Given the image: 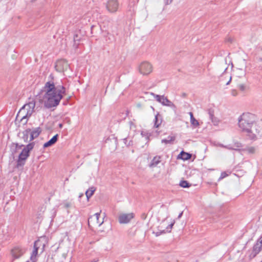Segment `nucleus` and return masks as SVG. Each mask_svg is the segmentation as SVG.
Masks as SVG:
<instances>
[{"instance_id": "f257e3e1", "label": "nucleus", "mask_w": 262, "mask_h": 262, "mask_svg": "<svg viewBox=\"0 0 262 262\" xmlns=\"http://www.w3.org/2000/svg\"><path fill=\"white\" fill-rule=\"evenodd\" d=\"M49 78L51 80L46 82L43 88L45 92L43 96L45 106L48 108L57 106L66 92V88L63 85L54 83L52 74Z\"/></svg>"}, {"instance_id": "f03ea898", "label": "nucleus", "mask_w": 262, "mask_h": 262, "mask_svg": "<svg viewBox=\"0 0 262 262\" xmlns=\"http://www.w3.org/2000/svg\"><path fill=\"white\" fill-rule=\"evenodd\" d=\"M255 120V116L249 113H243L238 118L239 127L251 140L256 139V134L259 133Z\"/></svg>"}, {"instance_id": "7ed1b4c3", "label": "nucleus", "mask_w": 262, "mask_h": 262, "mask_svg": "<svg viewBox=\"0 0 262 262\" xmlns=\"http://www.w3.org/2000/svg\"><path fill=\"white\" fill-rule=\"evenodd\" d=\"M35 106V102L32 100L25 104L18 112L16 118H20V121L23 124L27 123L28 118L32 115Z\"/></svg>"}, {"instance_id": "20e7f679", "label": "nucleus", "mask_w": 262, "mask_h": 262, "mask_svg": "<svg viewBox=\"0 0 262 262\" xmlns=\"http://www.w3.org/2000/svg\"><path fill=\"white\" fill-rule=\"evenodd\" d=\"M34 146V142L28 144L25 147L18 156V159L17 161V167L24 166L25 163V161L29 156L30 151L33 148Z\"/></svg>"}, {"instance_id": "39448f33", "label": "nucleus", "mask_w": 262, "mask_h": 262, "mask_svg": "<svg viewBox=\"0 0 262 262\" xmlns=\"http://www.w3.org/2000/svg\"><path fill=\"white\" fill-rule=\"evenodd\" d=\"M138 70L139 72L143 76H148L152 72L153 67L150 63L144 61L139 65Z\"/></svg>"}, {"instance_id": "423d86ee", "label": "nucleus", "mask_w": 262, "mask_h": 262, "mask_svg": "<svg viewBox=\"0 0 262 262\" xmlns=\"http://www.w3.org/2000/svg\"><path fill=\"white\" fill-rule=\"evenodd\" d=\"M150 95L153 96L154 98L159 103H161L164 106H169L173 109H176V105L168 98L165 97L164 95H159L154 94V93H150Z\"/></svg>"}, {"instance_id": "0eeeda50", "label": "nucleus", "mask_w": 262, "mask_h": 262, "mask_svg": "<svg viewBox=\"0 0 262 262\" xmlns=\"http://www.w3.org/2000/svg\"><path fill=\"white\" fill-rule=\"evenodd\" d=\"M119 7V3L118 0H108L106 4V8L110 13L116 12Z\"/></svg>"}, {"instance_id": "6e6552de", "label": "nucleus", "mask_w": 262, "mask_h": 262, "mask_svg": "<svg viewBox=\"0 0 262 262\" xmlns=\"http://www.w3.org/2000/svg\"><path fill=\"white\" fill-rule=\"evenodd\" d=\"M133 217L134 214L133 213H122L119 216L118 220L120 224H127L129 223Z\"/></svg>"}, {"instance_id": "1a4fd4ad", "label": "nucleus", "mask_w": 262, "mask_h": 262, "mask_svg": "<svg viewBox=\"0 0 262 262\" xmlns=\"http://www.w3.org/2000/svg\"><path fill=\"white\" fill-rule=\"evenodd\" d=\"M69 67V64L66 59L58 60L56 63L55 68L57 71L62 72L67 70Z\"/></svg>"}, {"instance_id": "9d476101", "label": "nucleus", "mask_w": 262, "mask_h": 262, "mask_svg": "<svg viewBox=\"0 0 262 262\" xmlns=\"http://www.w3.org/2000/svg\"><path fill=\"white\" fill-rule=\"evenodd\" d=\"M25 253V250L19 247L14 248L11 250V254L13 259H18Z\"/></svg>"}, {"instance_id": "9b49d317", "label": "nucleus", "mask_w": 262, "mask_h": 262, "mask_svg": "<svg viewBox=\"0 0 262 262\" xmlns=\"http://www.w3.org/2000/svg\"><path fill=\"white\" fill-rule=\"evenodd\" d=\"M219 146L221 147H223L229 150H239V148L242 147V144L238 142H234L233 145H231L230 144L225 145L223 144H220Z\"/></svg>"}, {"instance_id": "f8f14e48", "label": "nucleus", "mask_w": 262, "mask_h": 262, "mask_svg": "<svg viewBox=\"0 0 262 262\" xmlns=\"http://www.w3.org/2000/svg\"><path fill=\"white\" fill-rule=\"evenodd\" d=\"M41 132L40 127H36L34 128L32 131L31 130L30 133V138L29 141H31L38 137Z\"/></svg>"}, {"instance_id": "ddd939ff", "label": "nucleus", "mask_w": 262, "mask_h": 262, "mask_svg": "<svg viewBox=\"0 0 262 262\" xmlns=\"http://www.w3.org/2000/svg\"><path fill=\"white\" fill-rule=\"evenodd\" d=\"M58 137V134H56L55 136H54L49 141H48L43 144V148L50 147L54 145L57 141Z\"/></svg>"}, {"instance_id": "4468645a", "label": "nucleus", "mask_w": 262, "mask_h": 262, "mask_svg": "<svg viewBox=\"0 0 262 262\" xmlns=\"http://www.w3.org/2000/svg\"><path fill=\"white\" fill-rule=\"evenodd\" d=\"M38 241H35L34 244V250L31 256V259L32 260V262H35L36 261V257L37 255L38 249Z\"/></svg>"}, {"instance_id": "2eb2a0df", "label": "nucleus", "mask_w": 262, "mask_h": 262, "mask_svg": "<svg viewBox=\"0 0 262 262\" xmlns=\"http://www.w3.org/2000/svg\"><path fill=\"white\" fill-rule=\"evenodd\" d=\"M100 215V213L98 212V213H96L95 214H94V215L90 216L88 220L89 224H90V222L92 221L93 219H95L96 221V224H98V226H100L103 223V221H102V222H99V218Z\"/></svg>"}, {"instance_id": "dca6fc26", "label": "nucleus", "mask_w": 262, "mask_h": 262, "mask_svg": "<svg viewBox=\"0 0 262 262\" xmlns=\"http://www.w3.org/2000/svg\"><path fill=\"white\" fill-rule=\"evenodd\" d=\"M162 122V119L161 116L160 115L159 113H157L155 117L154 127L155 128H158L161 124Z\"/></svg>"}, {"instance_id": "f3484780", "label": "nucleus", "mask_w": 262, "mask_h": 262, "mask_svg": "<svg viewBox=\"0 0 262 262\" xmlns=\"http://www.w3.org/2000/svg\"><path fill=\"white\" fill-rule=\"evenodd\" d=\"M191 154L187 152H185L184 151H182L180 154L178 155V158L181 159L183 160H187L191 158Z\"/></svg>"}, {"instance_id": "a211bd4d", "label": "nucleus", "mask_w": 262, "mask_h": 262, "mask_svg": "<svg viewBox=\"0 0 262 262\" xmlns=\"http://www.w3.org/2000/svg\"><path fill=\"white\" fill-rule=\"evenodd\" d=\"M208 114L209 116V118L211 120L213 125H217L219 123V120L214 116L213 112L211 110H209Z\"/></svg>"}, {"instance_id": "6ab92c4d", "label": "nucleus", "mask_w": 262, "mask_h": 262, "mask_svg": "<svg viewBox=\"0 0 262 262\" xmlns=\"http://www.w3.org/2000/svg\"><path fill=\"white\" fill-rule=\"evenodd\" d=\"M239 150H241L244 152H246L249 154H254L256 150V148L255 147L248 146L245 148L240 149Z\"/></svg>"}, {"instance_id": "aec40b11", "label": "nucleus", "mask_w": 262, "mask_h": 262, "mask_svg": "<svg viewBox=\"0 0 262 262\" xmlns=\"http://www.w3.org/2000/svg\"><path fill=\"white\" fill-rule=\"evenodd\" d=\"M161 157L157 156L152 160L150 166H156L161 162Z\"/></svg>"}, {"instance_id": "412c9836", "label": "nucleus", "mask_w": 262, "mask_h": 262, "mask_svg": "<svg viewBox=\"0 0 262 262\" xmlns=\"http://www.w3.org/2000/svg\"><path fill=\"white\" fill-rule=\"evenodd\" d=\"M95 190H96V188L94 186H92L86 191L85 195H86L88 199L90 198L93 195Z\"/></svg>"}, {"instance_id": "4be33fe9", "label": "nucleus", "mask_w": 262, "mask_h": 262, "mask_svg": "<svg viewBox=\"0 0 262 262\" xmlns=\"http://www.w3.org/2000/svg\"><path fill=\"white\" fill-rule=\"evenodd\" d=\"M262 249L261 245L259 244V243H257L256 244L254 245L253 247V252L254 253V255H256L258 254Z\"/></svg>"}, {"instance_id": "5701e85b", "label": "nucleus", "mask_w": 262, "mask_h": 262, "mask_svg": "<svg viewBox=\"0 0 262 262\" xmlns=\"http://www.w3.org/2000/svg\"><path fill=\"white\" fill-rule=\"evenodd\" d=\"M176 139V137L174 136H169L167 137V139H162L161 142L162 143L165 144H171L173 141H174Z\"/></svg>"}, {"instance_id": "b1692460", "label": "nucleus", "mask_w": 262, "mask_h": 262, "mask_svg": "<svg viewBox=\"0 0 262 262\" xmlns=\"http://www.w3.org/2000/svg\"><path fill=\"white\" fill-rule=\"evenodd\" d=\"M30 132H31L30 129H27L23 132V139L25 142H27L28 141V138H29V136L30 135Z\"/></svg>"}, {"instance_id": "393cba45", "label": "nucleus", "mask_w": 262, "mask_h": 262, "mask_svg": "<svg viewBox=\"0 0 262 262\" xmlns=\"http://www.w3.org/2000/svg\"><path fill=\"white\" fill-rule=\"evenodd\" d=\"M180 186L183 188H188L191 186L187 181H181L180 183Z\"/></svg>"}, {"instance_id": "a878e982", "label": "nucleus", "mask_w": 262, "mask_h": 262, "mask_svg": "<svg viewBox=\"0 0 262 262\" xmlns=\"http://www.w3.org/2000/svg\"><path fill=\"white\" fill-rule=\"evenodd\" d=\"M123 143L127 146H132L133 143V141L132 140H129L128 141V139L127 138H125L123 139Z\"/></svg>"}, {"instance_id": "bb28decb", "label": "nucleus", "mask_w": 262, "mask_h": 262, "mask_svg": "<svg viewBox=\"0 0 262 262\" xmlns=\"http://www.w3.org/2000/svg\"><path fill=\"white\" fill-rule=\"evenodd\" d=\"M191 124L194 126H198L199 125V122L194 117L190 119Z\"/></svg>"}, {"instance_id": "cd10ccee", "label": "nucleus", "mask_w": 262, "mask_h": 262, "mask_svg": "<svg viewBox=\"0 0 262 262\" xmlns=\"http://www.w3.org/2000/svg\"><path fill=\"white\" fill-rule=\"evenodd\" d=\"M129 127L130 129H132L134 131L136 130V125L133 121L129 122Z\"/></svg>"}, {"instance_id": "c85d7f7f", "label": "nucleus", "mask_w": 262, "mask_h": 262, "mask_svg": "<svg viewBox=\"0 0 262 262\" xmlns=\"http://www.w3.org/2000/svg\"><path fill=\"white\" fill-rule=\"evenodd\" d=\"M238 88L241 91L244 92L246 90V86L244 84H240L238 85Z\"/></svg>"}, {"instance_id": "c756f323", "label": "nucleus", "mask_w": 262, "mask_h": 262, "mask_svg": "<svg viewBox=\"0 0 262 262\" xmlns=\"http://www.w3.org/2000/svg\"><path fill=\"white\" fill-rule=\"evenodd\" d=\"M228 176V174L226 172H225V171L222 172L221 173V174L220 177L219 178V180H222V179L226 178Z\"/></svg>"}, {"instance_id": "7c9ffc66", "label": "nucleus", "mask_w": 262, "mask_h": 262, "mask_svg": "<svg viewBox=\"0 0 262 262\" xmlns=\"http://www.w3.org/2000/svg\"><path fill=\"white\" fill-rule=\"evenodd\" d=\"M231 94L232 96H235L237 95V92L236 90H233L231 92Z\"/></svg>"}, {"instance_id": "2f4dec72", "label": "nucleus", "mask_w": 262, "mask_h": 262, "mask_svg": "<svg viewBox=\"0 0 262 262\" xmlns=\"http://www.w3.org/2000/svg\"><path fill=\"white\" fill-rule=\"evenodd\" d=\"M228 77H229V80L226 83V85H228L230 83V82H231V79H232V78H231V76H228Z\"/></svg>"}, {"instance_id": "473e14b6", "label": "nucleus", "mask_w": 262, "mask_h": 262, "mask_svg": "<svg viewBox=\"0 0 262 262\" xmlns=\"http://www.w3.org/2000/svg\"><path fill=\"white\" fill-rule=\"evenodd\" d=\"M165 3L168 5L170 3H171L172 1V0H165Z\"/></svg>"}, {"instance_id": "72a5a7b5", "label": "nucleus", "mask_w": 262, "mask_h": 262, "mask_svg": "<svg viewBox=\"0 0 262 262\" xmlns=\"http://www.w3.org/2000/svg\"><path fill=\"white\" fill-rule=\"evenodd\" d=\"M77 37H78V35L77 34L75 35L74 36V40L75 42H76V41L77 40H78L77 39Z\"/></svg>"}, {"instance_id": "f704fd0d", "label": "nucleus", "mask_w": 262, "mask_h": 262, "mask_svg": "<svg viewBox=\"0 0 262 262\" xmlns=\"http://www.w3.org/2000/svg\"><path fill=\"white\" fill-rule=\"evenodd\" d=\"M189 115H190V119H191L193 118H194L193 113L192 112H189Z\"/></svg>"}, {"instance_id": "c9c22d12", "label": "nucleus", "mask_w": 262, "mask_h": 262, "mask_svg": "<svg viewBox=\"0 0 262 262\" xmlns=\"http://www.w3.org/2000/svg\"><path fill=\"white\" fill-rule=\"evenodd\" d=\"M173 225H174V223H172L170 224V225H169L168 227H169V228L171 229V228H172Z\"/></svg>"}, {"instance_id": "e433bc0d", "label": "nucleus", "mask_w": 262, "mask_h": 262, "mask_svg": "<svg viewBox=\"0 0 262 262\" xmlns=\"http://www.w3.org/2000/svg\"><path fill=\"white\" fill-rule=\"evenodd\" d=\"M182 214H183V212H181V213L179 214V215H178V219L181 218V216H182Z\"/></svg>"}, {"instance_id": "4c0bfd02", "label": "nucleus", "mask_w": 262, "mask_h": 262, "mask_svg": "<svg viewBox=\"0 0 262 262\" xmlns=\"http://www.w3.org/2000/svg\"><path fill=\"white\" fill-rule=\"evenodd\" d=\"M59 127H60V128H61V127H62V124H60L59 125Z\"/></svg>"}, {"instance_id": "58836bf2", "label": "nucleus", "mask_w": 262, "mask_h": 262, "mask_svg": "<svg viewBox=\"0 0 262 262\" xmlns=\"http://www.w3.org/2000/svg\"><path fill=\"white\" fill-rule=\"evenodd\" d=\"M142 217L144 218V219H145V214H143V216H142Z\"/></svg>"}, {"instance_id": "ea45409f", "label": "nucleus", "mask_w": 262, "mask_h": 262, "mask_svg": "<svg viewBox=\"0 0 262 262\" xmlns=\"http://www.w3.org/2000/svg\"><path fill=\"white\" fill-rule=\"evenodd\" d=\"M142 217L144 218V219H145V214H143V216H142Z\"/></svg>"}, {"instance_id": "a19ab883", "label": "nucleus", "mask_w": 262, "mask_h": 262, "mask_svg": "<svg viewBox=\"0 0 262 262\" xmlns=\"http://www.w3.org/2000/svg\"><path fill=\"white\" fill-rule=\"evenodd\" d=\"M259 244L261 245V246H262V239L261 241L260 242V243H259Z\"/></svg>"}, {"instance_id": "79ce46f5", "label": "nucleus", "mask_w": 262, "mask_h": 262, "mask_svg": "<svg viewBox=\"0 0 262 262\" xmlns=\"http://www.w3.org/2000/svg\"><path fill=\"white\" fill-rule=\"evenodd\" d=\"M69 206V204H67V205H66V207H68Z\"/></svg>"}, {"instance_id": "37998d69", "label": "nucleus", "mask_w": 262, "mask_h": 262, "mask_svg": "<svg viewBox=\"0 0 262 262\" xmlns=\"http://www.w3.org/2000/svg\"><path fill=\"white\" fill-rule=\"evenodd\" d=\"M24 145H21L19 146V147L20 148L21 147L23 146Z\"/></svg>"}, {"instance_id": "c03bdc74", "label": "nucleus", "mask_w": 262, "mask_h": 262, "mask_svg": "<svg viewBox=\"0 0 262 262\" xmlns=\"http://www.w3.org/2000/svg\"><path fill=\"white\" fill-rule=\"evenodd\" d=\"M97 260H94L93 262H97Z\"/></svg>"}, {"instance_id": "a18cd8bd", "label": "nucleus", "mask_w": 262, "mask_h": 262, "mask_svg": "<svg viewBox=\"0 0 262 262\" xmlns=\"http://www.w3.org/2000/svg\"><path fill=\"white\" fill-rule=\"evenodd\" d=\"M225 75H226V74H223V75L222 76V77H223V76H225Z\"/></svg>"}, {"instance_id": "49530a36", "label": "nucleus", "mask_w": 262, "mask_h": 262, "mask_svg": "<svg viewBox=\"0 0 262 262\" xmlns=\"http://www.w3.org/2000/svg\"><path fill=\"white\" fill-rule=\"evenodd\" d=\"M26 262H29V261H27Z\"/></svg>"}]
</instances>
